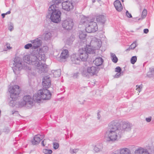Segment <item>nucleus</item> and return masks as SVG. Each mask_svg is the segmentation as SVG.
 <instances>
[{
  "instance_id": "a19ab883",
  "label": "nucleus",
  "mask_w": 154,
  "mask_h": 154,
  "mask_svg": "<svg viewBox=\"0 0 154 154\" xmlns=\"http://www.w3.org/2000/svg\"><path fill=\"white\" fill-rule=\"evenodd\" d=\"M34 43H35V44H37L38 43V42L36 41H35V42H34Z\"/></svg>"
},
{
  "instance_id": "2f4dec72",
  "label": "nucleus",
  "mask_w": 154,
  "mask_h": 154,
  "mask_svg": "<svg viewBox=\"0 0 154 154\" xmlns=\"http://www.w3.org/2000/svg\"><path fill=\"white\" fill-rule=\"evenodd\" d=\"M11 13V11H8L6 13H4V14H2V17L3 18H4L5 17V16L7 14H9Z\"/></svg>"
},
{
  "instance_id": "7c9ffc66",
  "label": "nucleus",
  "mask_w": 154,
  "mask_h": 154,
  "mask_svg": "<svg viewBox=\"0 0 154 154\" xmlns=\"http://www.w3.org/2000/svg\"><path fill=\"white\" fill-rule=\"evenodd\" d=\"M70 151L71 153H76L78 151V150L77 149H70Z\"/></svg>"
},
{
  "instance_id": "f704fd0d",
  "label": "nucleus",
  "mask_w": 154,
  "mask_h": 154,
  "mask_svg": "<svg viewBox=\"0 0 154 154\" xmlns=\"http://www.w3.org/2000/svg\"><path fill=\"white\" fill-rule=\"evenodd\" d=\"M94 149V151L96 152H97L100 151V149L96 146H95Z\"/></svg>"
},
{
  "instance_id": "f8f14e48",
  "label": "nucleus",
  "mask_w": 154,
  "mask_h": 154,
  "mask_svg": "<svg viewBox=\"0 0 154 154\" xmlns=\"http://www.w3.org/2000/svg\"><path fill=\"white\" fill-rule=\"evenodd\" d=\"M135 154H149V153L146 150L140 148L135 151Z\"/></svg>"
},
{
  "instance_id": "ddd939ff",
  "label": "nucleus",
  "mask_w": 154,
  "mask_h": 154,
  "mask_svg": "<svg viewBox=\"0 0 154 154\" xmlns=\"http://www.w3.org/2000/svg\"><path fill=\"white\" fill-rule=\"evenodd\" d=\"M103 59L101 57L97 58L93 61L94 64L97 66H99L103 63Z\"/></svg>"
},
{
  "instance_id": "c756f323",
  "label": "nucleus",
  "mask_w": 154,
  "mask_h": 154,
  "mask_svg": "<svg viewBox=\"0 0 154 154\" xmlns=\"http://www.w3.org/2000/svg\"><path fill=\"white\" fill-rule=\"evenodd\" d=\"M137 88H136V90L138 91L139 93L140 92L141 89L142 88V86L141 85L136 86Z\"/></svg>"
},
{
  "instance_id": "a211bd4d",
  "label": "nucleus",
  "mask_w": 154,
  "mask_h": 154,
  "mask_svg": "<svg viewBox=\"0 0 154 154\" xmlns=\"http://www.w3.org/2000/svg\"><path fill=\"white\" fill-rule=\"evenodd\" d=\"M97 21L98 22L104 23L106 21V18L103 15H100L97 17Z\"/></svg>"
},
{
  "instance_id": "39448f33",
  "label": "nucleus",
  "mask_w": 154,
  "mask_h": 154,
  "mask_svg": "<svg viewBox=\"0 0 154 154\" xmlns=\"http://www.w3.org/2000/svg\"><path fill=\"white\" fill-rule=\"evenodd\" d=\"M86 23L85 30L88 33L94 32L97 30V26L95 22L93 21H84Z\"/></svg>"
},
{
  "instance_id": "aec40b11",
  "label": "nucleus",
  "mask_w": 154,
  "mask_h": 154,
  "mask_svg": "<svg viewBox=\"0 0 154 154\" xmlns=\"http://www.w3.org/2000/svg\"><path fill=\"white\" fill-rule=\"evenodd\" d=\"M23 100L26 103H29V104H30L32 100L29 96H25L23 97Z\"/></svg>"
},
{
  "instance_id": "dca6fc26",
  "label": "nucleus",
  "mask_w": 154,
  "mask_h": 154,
  "mask_svg": "<svg viewBox=\"0 0 154 154\" xmlns=\"http://www.w3.org/2000/svg\"><path fill=\"white\" fill-rule=\"evenodd\" d=\"M120 154H131V152L128 148H123L120 149Z\"/></svg>"
},
{
  "instance_id": "bb28decb",
  "label": "nucleus",
  "mask_w": 154,
  "mask_h": 154,
  "mask_svg": "<svg viewBox=\"0 0 154 154\" xmlns=\"http://www.w3.org/2000/svg\"><path fill=\"white\" fill-rule=\"evenodd\" d=\"M30 56L29 55H26L25 56L24 58L25 61L27 63H30Z\"/></svg>"
},
{
  "instance_id": "9b49d317",
  "label": "nucleus",
  "mask_w": 154,
  "mask_h": 154,
  "mask_svg": "<svg viewBox=\"0 0 154 154\" xmlns=\"http://www.w3.org/2000/svg\"><path fill=\"white\" fill-rule=\"evenodd\" d=\"M114 5L116 9L118 11H121L123 9V7L121 2L119 0H116L114 3Z\"/></svg>"
},
{
  "instance_id": "e433bc0d",
  "label": "nucleus",
  "mask_w": 154,
  "mask_h": 154,
  "mask_svg": "<svg viewBox=\"0 0 154 154\" xmlns=\"http://www.w3.org/2000/svg\"><path fill=\"white\" fill-rule=\"evenodd\" d=\"M151 117H150L149 118H146V120L147 122H149L151 121Z\"/></svg>"
},
{
  "instance_id": "412c9836",
  "label": "nucleus",
  "mask_w": 154,
  "mask_h": 154,
  "mask_svg": "<svg viewBox=\"0 0 154 154\" xmlns=\"http://www.w3.org/2000/svg\"><path fill=\"white\" fill-rule=\"evenodd\" d=\"M86 36L85 32L81 31L79 32V37L81 39L83 40Z\"/></svg>"
},
{
  "instance_id": "0eeeda50",
  "label": "nucleus",
  "mask_w": 154,
  "mask_h": 154,
  "mask_svg": "<svg viewBox=\"0 0 154 154\" xmlns=\"http://www.w3.org/2000/svg\"><path fill=\"white\" fill-rule=\"evenodd\" d=\"M73 23L72 20L71 19H68L64 21L62 23L63 27L66 29H71L73 26Z\"/></svg>"
},
{
  "instance_id": "4be33fe9",
  "label": "nucleus",
  "mask_w": 154,
  "mask_h": 154,
  "mask_svg": "<svg viewBox=\"0 0 154 154\" xmlns=\"http://www.w3.org/2000/svg\"><path fill=\"white\" fill-rule=\"evenodd\" d=\"M75 55L73 54L72 57V60L73 62V63L77 64L79 63V60L78 58H75Z\"/></svg>"
},
{
  "instance_id": "a878e982",
  "label": "nucleus",
  "mask_w": 154,
  "mask_h": 154,
  "mask_svg": "<svg viewBox=\"0 0 154 154\" xmlns=\"http://www.w3.org/2000/svg\"><path fill=\"white\" fill-rule=\"evenodd\" d=\"M43 152L45 154H51L52 151L51 149H45L43 150Z\"/></svg>"
},
{
  "instance_id": "4468645a",
  "label": "nucleus",
  "mask_w": 154,
  "mask_h": 154,
  "mask_svg": "<svg viewBox=\"0 0 154 154\" xmlns=\"http://www.w3.org/2000/svg\"><path fill=\"white\" fill-rule=\"evenodd\" d=\"M69 56L68 51L67 50H63L60 56V57L62 59H65Z\"/></svg>"
},
{
  "instance_id": "72a5a7b5",
  "label": "nucleus",
  "mask_w": 154,
  "mask_h": 154,
  "mask_svg": "<svg viewBox=\"0 0 154 154\" xmlns=\"http://www.w3.org/2000/svg\"><path fill=\"white\" fill-rule=\"evenodd\" d=\"M126 14L127 16L129 18H131L132 17L131 14L129 13L128 11H126Z\"/></svg>"
},
{
  "instance_id": "6e6552de",
  "label": "nucleus",
  "mask_w": 154,
  "mask_h": 154,
  "mask_svg": "<svg viewBox=\"0 0 154 154\" xmlns=\"http://www.w3.org/2000/svg\"><path fill=\"white\" fill-rule=\"evenodd\" d=\"M63 8L65 10L69 11L73 8L72 3L70 1L64 2L62 3Z\"/></svg>"
},
{
  "instance_id": "b1692460",
  "label": "nucleus",
  "mask_w": 154,
  "mask_h": 154,
  "mask_svg": "<svg viewBox=\"0 0 154 154\" xmlns=\"http://www.w3.org/2000/svg\"><path fill=\"white\" fill-rule=\"evenodd\" d=\"M147 14V11L146 9H144L142 11L141 17L142 19H143L145 18L146 17Z\"/></svg>"
},
{
  "instance_id": "1a4fd4ad",
  "label": "nucleus",
  "mask_w": 154,
  "mask_h": 154,
  "mask_svg": "<svg viewBox=\"0 0 154 154\" xmlns=\"http://www.w3.org/2000/svg\"><path fill=\"white\" fill-rule=\"evenodd\" d=\"M98 68L95 66H92L88 67L87 69L88 73L91 75H94L97 73L98 72Z\"/></svg>"
},
{
  "instance_id": "2eb2a0df",
  "label": "nucleus",
  "mask_w": 154,
  "mask_h": 154,
  "mask_svg": "<svg viewBox=\"0 0 154 154\" xmlns=\"http://www.w3.org/2000/svg\"><path fill=\"white\" fill-rule=\"evenodd\" d=\"M40 140L41 139L39 137L38 135H35L32 141V143L33 145L37 144L40 142Z\"/></svg>"
},
{
  "instance_id": "f03ea898",
  "label": "nucleus",
  "mask_w": 154,
  "mask_h": 154,
  "mask_svg": "<svg viewBox=\"0 0 154 154\" xmlns=\"http://www.w3.org/2000/svg\"><path fill=\"white\" fill-rule=\"evenodd\" d=\"M54 5H51L49 8V10L52 11L50 19L52 22L57 23L61 20V12L59 9L56 8H54Z\"/></svg>"
},
{
  "instance_id": "cd10ccee",
  "label": "nucleus",
  "mask_w": 154,
  "mask_h": 154,
  "mask_svg": "<svg viewBox=\"0 0 154 154\" xmlns=\"http://www.w3.org/2000/svg\"><path fill=\"white\" fill-rule=\"evenodd\" d=\"M59 144L57 143H54L53 144V147L55 149H57L58 148Z\"/></svg>"
},
{
  "instance_id": "49530a36",
  "label": "nucleus",
  "mask_w": 154,
  "mask_h": 154,
  "mask_svg": "<svg viewBox=\"0 0 154 154\" xmlns=\"http://www.w3.org/2000/svg\"><path fill=\"white\" fill-rule=\"evenodd\" d=\"M135 47V46L134 47H133V48H134Z\"/></svg>"
},
{
  "instance_id": "79ce46f5",
  "label": "nucleus",
  "mask_w": 154,
  "mask_h": 154,
  "mask_svg": "<svg viewBox=\"0 0 154 154\" xmlns=\"http://www.w3.org/2000/svg\"><path fill=\"white\" fill-rule=\"evenodd\" d=\"M57 72H54V75H55V77H57V76H56V73H57Z\"/></svg>"
},
{
  "instance_id": "de8ad7c7",
  "label": "nucleus",
  "mask_w": 154,
  "mask_h": 154,
  "mask_svg": "<svg viewBox=\"0 0 154 154\" xmlns=\"http://www.w3.org/2000/svg\"><path fill=\"white\" fill-rule=\"evenodd\" d=\"M60 76V74H59L58 75V76Z\"/></svg>"
},
{
  "instance_id": "20e7f679",
  "label": "nucleus",
  "mask_w": 154,
  "mask_h": 154,
  "mask_svg": "<svg viewBox=\"0 0 154 154\" xmlns=\"http://www.w3.org/2000/svg\"><path fill=\"white\" fill-rule=\"evenodd\" d=\"M94 50L90 45H87L85 48L80 49L79 53L80 59L83 61L85 60L88 57V54L93 53Z\"/></svg>"
},
{
  "instance_id": "393cba45",
  "label": "nucleus",
  "mask_w": 154,
  "mask_h": 154,
  "mask_svg": "<svg viewBox=\"0 0 154 154\" xmlns=\"http://www.w3.org/2000/svg\"><path fill=\"white\" fill-rule=\"evenodd\" d=\"M137 60V57L136 56L132 57L131 59V62L132 64H134L136 62Z\"/></svg>"
},
{
  "instance_id": "c9c22d12",
  "label": "nucleus",
  "mask_w": 154,
  "mask_h": 154,
  "mask_svg": "<svg viewBox=\"0 0 154 154\" xmlns=\"http://www.w3.org/2000/svg\"><path fill=\"white\" fill-rule=\"evenodd\" d=\"M148 32H149V30L148 29H144L143 32L144 33L147 34Z\"/></svg>"
},
{
  "instance_id": "c85d7f7f",
  "label": "nucleus",
  "mask_w": 154,
  "mask_h": 154,
  "mask_svg": "<svg viewBox=\"0 0 154 154\" xmlns=\"http://www.w3.org/2000/svg\"><path fill=\"white\" fill-rule=\"evenodd\" d=\"M32 46V45L31 44H28L25 46L24 48L25 49H28L30 48Z\"/></svg>"
},
{
  "instance_id": "6ab92c4d",
  "label": "nucleus",
  "mask_w": 154,
  "mask_h": 154,
  "mask_svg": "<svg viewBox=\"0 0 154 154\" xmlns=\"http://www.w3.org/2000/svg\"><path fill=\"white\" fill-rule=\"evenodd\" d=\"M121 71L122 69L119 66H117L115 68V72L118 73L115 75V77H118L121 75Z\"/></svg>"
},
{
  "instance_id": "7ed1b4c3",
  "label": "nucleus",
  "mask_w": 154,
  "mask_h": 154,
  "mask_svg": "<svg viewBox=\"0 0 154 154\" xmlns=\"http://www.w3.org/2000/svg\"><path fill=\"white\" fill-rule=\"evenodd\" d=\"M51 94L48 90L44 89L40 90L38 93L35 94L33 96V99L37 101L42 99L48 100L51 98Z\"/></svg>"
},
{
  "instance_id": "ea45409f",
  "label": "nucleus",
  "mask_w": 154,
  "mask_h": 154,
  "mask_svg": "<svg viewBox=\"0 0 154 154\" xmlns=\"http://www.w3.org/2000/svg\"><path fill=\"white\" fill-rule=\"evenodd\" d=\"M34 46L35 47V48H37L39 46V45H37L36 46Z\"/></svg>"
},
{
  "instance_id": "37998d69",
  "label": "nucleus",
  "mask_w": 154,
  "mask_h": 154,
  "mask_svg": "<svg viewBox=\"0 0 154 154\" xmlns=\"http://www.w3.org/2000/svg\"><path fill=\"white\" fill-rule=\"evenodd\" d=\"M7 48L9 49H10L11 48L10 47V46H7Z\"/></svg>"
},
{
  "instance_id": "5701e85b",
  "label": "nucleus",
  "mask_w": 154,
  "mask_h": 154,
  "mask_svg": "<svg viewBox=\"0 0 154 154\" xmlns=\"http://www.w3.org/2000/svg\"><path fill=\"white\" fill-rule=\"evenodd\" d=\"M111 56L112 61L115 63H116L118 61V59L116 55L112 53L111 54Z\"/></svg>"
},
{
  "instance_id": "473e14b6",
  "label": "nucleus",
  "mask_w": 154,
  "mask_h": 154,
  "mask_svg": "<svg viewBox=\"0 0 154 154\" xmlns=\"http://www.w3.org/2000/svg\"><path fill=\"white\" fill-rule=\"evenodd\" d=\"M51 36V34L50 33H47L45 35V38L47 39L50 38Z\"/></svg>"
},
{
  "instance_id": "f257e3e1",
  "label": "nucleus",
  "mask_w": 154,
  "mask_h": 154,
  "mask_svg": "<svg viewBox=\"0 0 154 154\" xmlns=\"http://www.w3.org/2000/svg\"><path fill=\"white\" fill-rule=\"evenodd\" d=\"M119 125L114 124L110 125L109 130L106 133L104 137L108 141H115L117 139V135L116 131L119 129Z\"/></svg>"
},
{
  "instance_id": "423d86ee",
  "label": "nucleus",
  "mask_w": 154,
  "mask_h": 154,
  "mask_svg": "<svg viewBox=\"0 0 154 154\" xmlns=\"http://www.w3.org/2000/svg\"><path fill=\"white\" fill-rule=\"evenodd\" d=\"M9 91L11 94V97L13 99L19 95L20 90L18 86L15 85L10 87Z\"/></svg>"
},
{
  "instance_id": "9d476101",
  "label": "nucleus",
  "mask_w": 154,
  "mask_h": 154,
  "mask_svg": "<svg viewBox=\"0 0 154 154\" xmlns=\"http://www.w3.org/2000/svg\"><path fill=\"white\" fill-rule=\"evenodd\" d=\"M42 85L44 88H48L51 86V80L49 78L46 77L43 80Z\"/></svg>"
},
{
  "instance_id": "58836bf2",
  "label": "nucleus",
  "mask_w": 154,
  "mask_h": 154,
  "mask_svg": "<svg viewBox=\"0 0 154 154\" xmlns=\"http://www.w3.org/2000/svg\"><path fill=\"white\" fill-rule=\"evenodd\" d=\"M134 45H135V44H132L131 45V48H132V46H133Z\"/></svg>"
},
{
  "instance_id": "a18cd8bd",
  "label": "nucleus",
  "mask_w": 154,
  "mask_h": 154,
  "mask_svg": "<svg viewBox=\"0 0 154 154\" xmlns=\"http://www.w3.org/2000/svg\"><path fill=\"white\" fill-rule=\"evenodd\" d=\"M122 2H123L124 0H121Z\"/></svg>"
},
{
  "instance_id": "c03bdc74",
  "label": "nucleus",
  "mask_w": 154,
  "mask_h": 154,
  "mask_svg": "<svg viewBox=\"0 0 154 154\" xmlns=\"http://www.w3.org/2000/svg\"><path fill=\"white\" fill-rule=\"evenodd\" d=\"M45 67V66H42V65H41V66H40V68H41L42 67H43H43Z\"/></svg>"
},
{
  "instance_id": "f3484780",
  "label": "nucleus",
  "mask_w": 154,
  "mask_h": 154,
  "mask_svg": "<svg viewBox=\"0 0 154 154\" xmlns=\"http://www.w3.org/2000/svg\"><path fill=\"white\" fill-rule=\"evenodd\" d=\"M122 129L126 130H130L131 128L130 124L127 122L123 123L122 124Z\"/></svg>"
},
{
  "instance_id": "4c0bfd02",
  "label": "nucleus",
  "mask_w": 154,
  "mask_h": 154,
  "mask_svg": "<svg viewBox=\"0 0 154 154\" xmlns=\"http://www.w3.org/2000/svg\"><path fill=\"white\" fill-rule=\"evenodd\" d=\"M45 141H46V140H45V139H44V140H43L42 142V144L43 146H45V145L44 144V142Z\"/></svg>"
}]
</instances>
